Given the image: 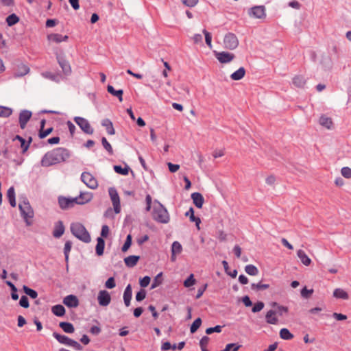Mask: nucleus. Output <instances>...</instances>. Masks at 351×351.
I'll use <instances>...</instances> for the list:
<instances>
[{
    "label": "nucleus",
    "mask_w": 351,
    "mask_h": 351,
    "mask_svg": "<svg viewBox=\"0 0 351 351\" xmlns=\"http://www.w3.org/2000/svg\"><path fill=\"white\" fill-rule=\"evenodd\" d=\"M71 156L70 151L64 147H58L47 152L41 160L43 167H50L66 161Z\"/></svg>",
    "instance_id": "nucleus-1"
},
{
    "label": "nucleus",
    "mask_w": 351,
    "mask_h": 351,
    "mask_svg": "<svg viewBox=\"0 0 351 351\" xmlns=\"http://www.w3.org/2000/svg\"><path fill=\"white\" fill-rule=\"evenodd\" d=\"M70 230L73 236L81 241L88 243L91 237L84 226L80 222H73L70 226Z\"/></svg>",
    "instance_id": "nucleus-2"
},
{
    "label": "nucleus",
    "mask_w": 351,
    "mask_h": 351,
    "mask_svg": "<svg viewBox=\"0 0 351 351\" xmlns=\"http://www.w3.org/2000/svg\"><path fill=\"white\" fill-rule=\"evenodd\" d=\"M156 202L158 205L154 207L152 213L153 219L157 222L167 223L169 221V215L167 210L157 200H156Z\"/></svg>",
    "instance_id": "nucleus-3"
},
{
    "label": "nucleus",
    "mask_w": 351,
    "mask_h": 351,
    "mask_svg": "<svg viewBox=\"0 0 351 351\" xmlns=\"http://www.w3.org/2000/svg\"><path fill=\"white\" fill-rule=\"evenodd\" d=\"M19 208L20 210L21 215L25 220L27 226L32 225V222L30 221L34 217V213L29 202L27 199H24L19 203Z\"/></svg>",
    "instance_id": "nucleus-4"
},
{
    "label": "nucleus",
    "mask_w": 351,
    "mask_h": 351,
    "mask_svg": "<svg viewBox=\"0 0 351 351\" xmlns=\"http://www.w3.org/2000/svg\"><path fill=\"white\" fill-rule=\"evenodd\" d=\"M223 44L225 48L233 50L238 47L239 40L234 34L229 32L224 36Z\"/></svg>",
    "instance_id": "nucleus-5"
},
{
    "label": "nucleus",
    "mask_w": 351,
    "mask_h": 351,
    "mask_svg": "<svg viewBox=\"0 0 351 351\" xmlns=\"http://www.w3.org/2000/svg\"><path fill=\"white\" fill-rule=\"evenodd\" d=\"M73 120L85 134H93L94 129L91 127L87 119L81 117H75Z\"/></svg>",
    "instance_id": "nucleus-6"
},
{
    "label": "nucleus",
    "mask_w": 351,
    "mask_h": 351,
    "mask_svg": "<svg viewBox=\"0 0 351 351\" xmlns=\"http://www.w3.org/2000/svg\"><path fill=\"white\" fill-rule=\"evenodd\" d=\"M81 180L91 189H95L98 186L97 179L89 172H83L81 175Z\"/></svg>",
    "instance_id": "nucleus-7"
},
{
    "label": "nucleus",
    "mask_w": 351,
    "mask_h": 351,
    "mask_svg": "<svg viewBox=\"0 0 351 351\" xmlns=\"http://www.w3.org/2000/svg\"><path fill=\"white\" fill-rule=\"evenodd\" d=\"M109 195L110 197L114 213L118 214L121 211V206H120V198L119 196V194L117 193V191L114 187H110L108 189Z\"/></svg>",
    "instance_id": "nucleus-8"
},
{
    "label": "nucleus",
    "mask_w": 351,
    "mask_h": 351,
    "mask_svg": "<svg viewBox=\"0 0 351 351\" xmlns=\"http://www.w3.org/2000/svg\"><path fill=\"white\" fill-rule=\"evenodd\" d=\"M249 15L256 19H264L266 16L265 8L263 5L254 6L249 12Z\"/></svg>",
    "instance_id": "nucleus-9"
},
{
    "label": "nucleus",
    "mask_w": 351,
    "mask_h": 351,
    "mask_svg": "<svg viewBox=\"0 0 351 351\" xmlns=\"http://www.w3.org/2000/svg\"><path fill=\"white\" fill-rule=\"evenodd\" d=\"M215 58L222 64L230 62L234 58V55L232 53L221 51H215Z\"/></svg>",
    "instance_id": "nucleus-10"
},
{
    "label": "nucleus",
    "mask_w": 351,
    "mask_h": 351,
    "mask_svg": "<svg viewBox=\"0 0 351 351\" xmlns=\"http://www.w3.org/2000/svg\"><path fill=\"white\" fill-rule=\"evenodd\" d=\"M58 204L62 210H66L74 206L76 204V199L67 198L64 197H58Z\"/></svg>",
    "instance_id": "nucleus-11"
},
{
    "label": "nucleus",
    "mask_w": 351,
    "mask_h": 351,
    "mask_svg": "<svg viewBox=\"0 0 351 351\" xmlns=\"http://www.w3.org/2000/svg\"><path fill=\"white\" fill-rule=\"evenodd\" d=\"M97 300L100 306H106L110 303L111 297L107 291L101 290L98 293Z\"/></svg>",
    "instance_id": "nucleus-12"
},
{
    "label": "nucleus",
    "mask_w": 351,
    "mask_h": 351,
    "mask_svg": "<svg viewBox=\"0 0 351 351\" xmlns=\"http://www.w3.org/2000/svg\"><path fill=\"white\" fill-rule=\"evenodd\" d=\"M32 112L27 110H23L19 114V125L21 129H24L29 120L32 117Z\"/></svg>",
    "instance_id": "nucleus-13"
},
{
    "label": "nucleus",
    "mask_w": 351,
    "mask_h": 351,
    "mask_svg": "<svg viewBox=\"0 0 351 351\" xmlns=\"http://www.w3.org/2000/svg\"><path fill=\"white\" fill-rule=\"evenodd\" d=\"M63 303L69 308H76L79 306V300L74 295H69L64 298Z\"/></svg>",
    "instance_id": "nucleus-14"
},
{
    "label": "nucleus",
    "mask_w": 351,
    "mask_h": 351,
    "mask_svg": "<svg viewBox=\"0 0 351 351\" xmlns=\"http://www.w3.org/2000/svg\"><path fill=\"white\" fill-rule=\"evenodd\" d=\"M57 60L60 66L62 68L63 73L66 75H69L71 73V69L68 61H66L63 57L59 56H57Z\"/></svg>",
    "instance_id": "nucleus-15"
},
{
    "label": "nucleus",
    "mask_w": 351,
    "mask_h": 351,
    "mask_svg": "<svg viewBox=\"0 0 351 351\" xmlns=\"http://www.w3.org/2000/svg\"><path fill=\"white\" fill-rule=\"evenodd\" d=\"M75 199H76V204L83 205L89 202L93 199V195L91 193L81 192L80 195L75 197Z\"/></svg>",
    "instance_id": "nucleus-16"
},
{
    "label": "nucleus",
    "mask_w": 351,
    "mask_h": 351,
    "mask_svg": "<svg viewBox=\"0 0 351 351\" xmlns=\"http://www.w3.org/2000/svg\"><path fill=\"white\" fill-rule=\"evenodd\" d=\"M65 230L64 226L62 221H58L55 223L53 231V236L55 238H60L64 234Z\"/></svg>",
    "instance_id": "nucleus-17"
},
{
    "label": "nucleus",
    "mask_w": 351,
    "mask_h": 351,
    "mask_svg": "<svg viewBox=\"0 0 351 351\" xmlns=\"http://www.w3.org/2000/svg\"><path fill=\"white\" fill-rule=\"evenodd\" d=\"M191 199H193V202L197 208H201L202 207L204 202V199L201 193L197 192L192 193Z\"/></svg>",
    "instance_id": "nucleus-18"
},
{
    "label": "nucleus",
    "mask_w": 351,
    "mask_h": 351,
    "mask_svg": "<svg viewBox=\"0 0 351 351\" xmlns=\"http://www.w3.org/2000/svg\"><path fill=\"white\" fill-rule=\"evenodd\" d=\"M132 295V286L128 285L123 293V300L125 305L128 307L130 305V301Z\"/></svg>",
    "instance_id": "nucleus-19"
},
{
    "label": "nucleus",
    "mask_w": 351,
    "mask_h": 351,
    "mask_svg": "<svg viewBox=\"0 0 351 351\" xmlns=\"http://www.w3.org/2000/svg\"><path fill=\"white\" fill-rule=\"evenodd\" d=\"M53 337L60 343L64 344L66 346H70L71 342L72 341L71 339L68 337L67 336L60 335L56 332H53Z\"/></svg>",
    "instance_id": "nucleus-20"
},
{
    "label": "nucleus",
    "mask_w": 351,
    "mask_h": 351,
    "mask_svg": "<svg viewBox=\"0 0 351 351\" xmlns=\"http://www.w3.org/2000/svg\"><path fill=\"white\" fill-rule=\"evenodd\" d=\"M47 38L49 41L59 43L62 41H66L69 37L68 36H62L59 34H51L47 36Z\"/></svg>",
    "instance_id": "nucleus-21"
},
{
    "label": "nucleus",
    "mask_w": 351,
    "mask_h": 351,
    "mask_svg": "<svg viewBox=\"0 0 351 351\" xmlns=\"http://www.w3.org/2000/svg\"><path fill=\"white\" fill-rule=\"evenodd\" d=\"M139 259H140L139 256L130 255L124 258V262L127 267H133L137 264Z\"/></svg>",
    "instance_id": "nucleus-22"
},
{
    "label": "nucleus",
    "mask_w": 351,
    "mask_h": 351,
    "mask_svg": "<svg viewBox=\"0 0 351 351\" xmlns=\"http://www.w3.org/2000/svg\"><path fill=\"white\" fill-rule=\"evenodd\" d=\"M29 72V68L27 65L21 63L18 65V68L14 73V75L16 77H22L27 74Z\"/></svg>",
    "instance_id": "nucleus-23"
},
{
    "label": "nucleus",
    "mask_w": 351,
    "mask_h": 351,
    "mask_svg": "<svg viewBox=\"0 0 351 351\" xmlns=\"http://www.w3.org/2000/svg\"><path fill=\"white\" fill-rule=\"evenodd\" d=\"M107 90L110 94L117 97L119 99V101L121 102L123 101V91L122 89L115 90L112 86L108 85L107 86Z\"/></svg>",
    "instance_id": "nucleus-24"
},
{
    "label": "nucleus",
    "mask_w": 351,
    "mask_h": 351,
    "mask_svg": "<svg viewBox=\"0 0 351 351\" xmlns=\"http://www.w3.org/2000/svg\"><path fill=\"white\" fill-rule=\"evenodd\" d=\"M97 245L95 247L96 254L98 256H101L104 254V247H105V241L101 237H98L97 239Z\"/></svg>",
    "instance_id": "nucleus-25"
},
{
    "label": "nucleus",
    "mask_w": 351,
    "mask_h": 351,
    "mask_svg": "<svg viewBox=\"0 0 351 351\" xmlns=\"http://www.w3.org/2000/svg\"><path fill=\"white\" fill-rule=\"evenodd\" d=\"M186 217H189L190 221L192 222H195V225L197 229H199V223H201V220L199 217H197L194 215V210L192 207L189 208V210L185 213Z\"/></svg>",
    "instance_id": "nucleus-26"
},
{
    "label": "nucleus",
    "mask_w": 351,
    "mask_h": 351,
    "mask_svg": "<svg viewBox=\"0 0 351 351\" xmlns=\"http://www.w3.org/2000/svg\"><path fill=\"white\" fill-rule=\"evenodd\" d=\"M276 314V311L269 310V311H267L265 315L266 322L270 324H276L278 322V319L275 316Z\"/></svg>",
    "instance_id": "nucleus-27"
},
{
    "label": "nucleus",
    "mask_w": 351,
    "mask_h": 351,
    "mask_svg": "<svg viewBox=\"0 0 351 351\" xmlns=\"http://www.w3.org/2000/svg\"><path fill=\"white\" fill-rule=\"evenodd\" d=\"M102 126L106 128V132L110 135H113L115 133L112 121L108 119H105L101 122Z\"/></svg>",
    "instance_id": "nucleus-28"
},
{
    "label": "nucleus",
    "mask_w": 351,
    "mask_h": 351,
    "mask_svg": "<svg viewBox=\"0 0 351 351\" xmlns=\"http://www.w3.org/2000/svg\"><path fill=\"white\" fill-rule=\"evenodd\" d=\"M297 255L298 258L300 259L301 262L306 266H308L311 263V258L306 254L304 251L302 250H299L297 252Z\"/></svg>",
    "instance_id": "nucleus-29"
},
{
    "label": "nucleus",
    "mask_w": 351,
    "mask_h": 351,
    "mask_svg": "<svg viewBox=\"0 0 351 351\" xmlns=\"http://www.w3.org/2000/svg\"><path fill=\"white\" fill-rule=\"evenodd\" d=\"M59 326L66 333H73L75 331L73 325L67 322H61L59 323Z\"/></svg>",
    "instance_id": "nucleus-30"
},
{
    "label": "nucleus",
    "mask_w": 351,
    "mask_h": 351,
    "mask_svg": "<svg viewBox=\"0 0 351 351\" xmlns=\"http://www.w3.org/2000/svg\"><path fill=\"white\" fill-rule=\"evenodd\" d=\"M7 197L10 202V204L12 207L16 206V199H15V191L13 186H11L8 189L7 191Z\"/></svg>",
    "instance_id": "nucleus-31"
},
{
    "label": "nucleus",
    "mask_w": 351,
    "mask_h": 351,
    "mask_svg": "<svg viewBox=\"0 0 351 351\" xmlns=\"http://www.w3.org/2000/svg\"><path fill=\"white\" fill-rule=\"evenodd\" d=\"M245 74V69L243 67H240L237 71L232 73L230 75L232 80L237 81L241 80Z\"/></svg>",
    "instance_id": "nucleus-32"
},
{
    "label": "nucleus",
    "mask_w": 351,
    "mask_h": 351,
    "mask_svg": "<svg viewBox=\"0 0 351 351\" xmlns=\"http://www.w3.org/2000/svg\"><path fill=\"white\" fill-rule=\"evenodd\" d=\"M293 84L298 88H302L306 84V79L304 76L298 75L293 78Z\"/></svg>",
    "instance_id": "nucleus-33"
},
{
    "label": "nucleus",
    "mask_w": 351,
    "mask_h": 351,
    "mask_svg": "<svg viewBox=\"0 0 351 351\" xmlns=\"http://www.w3.org/2000/svg\"><path fill=\"white\" fill-rule=\"evenodd\" d=\"M51 311L58 317H62L65 314V308L61 304H56L53 306L51 308Z\"/></svg>",
    "instance_id": "nucleus-34"
},
{
    "label": "nucleus",
    "mask_w": 351,
    "mask_h": 351,
    "mask_svg": "<svg viewBox=\"0 0 351 351\" xmlns=\"http://www.w3.org/2000/svg\"><path fill=\"white\" fill-rule=\"evenodd\" d=\"M333 296L336 298H340L343 300H348L349 298L348 293L340 288L335 289L333 292Z\"/></svg>",
    "instance_id": "nucleus-35"
},
{
    "label": "nucleus",
    "mask_w": 351,
    "mask_h": 351,
    "mask_svg": "<svg viewBox=\"0 0 351 351\" xmlns=\"http://www.w3.org/2000/svg\"><path fill=\"white\" fill-rule=\"evenodd\" d=\"M319 122L321 125L326 127L328 129H330L332 124V119L324 115L320 117Z\"/></svg>",
    "instance_id": "nucleus-36"
},
{
    "label": "nucleus",
    "mask_w": 351,
    "mask_h": 351,
    "mask_svg": "<svg viewBox=\"0 0 351 351\" xmlns=\"http://www.w3.org/2000/svg\"><path fill=\"white\" fill-rule=\"evenodd\" d=\"M113 169L117 173L123 176H127L129 173V171L130 170L128 165H125V167H122L121 165H114Z\"/></svg>",
    "instance_id": "nucleus-37"
},
{
    "label": "nucleus",
    "mask_w": 351,
    "mask_h": 351,
    "mask_svg": "<svg viewBox=\"0 0 351 351\" xmlns=\"http://www.w3.org/2000/svg\"><path fill=\"white\" fill-rule=\"evenodd\" d=\"M280 337L285 340H290L293 338V335L287 328H282L280 330Z\"/></svg>",
    "instance_id": "nucleus-38"
},
{
    "label": "nucleus",
    "mask_w": 351,
    "mask_h": 351,
    "mask_svg": "<svg viewBox=\"0 0 351 351\" xmlns=\"http://www.w3.org/2000/svg\"><path fill=\"white\" fill-rule=\"evenodd\" d=\"M5 21L8 25L11 27L19 21V17L17 16L15 14H12L6 18Z\"/></svg>",
    "instance_id": "nucleus-39"
},
{
    "label": "nucleus",
    "mask_w": 351,
    "mask_h": 351,
    "mask_svg": "<svg viewBox=\"0 0 351 351\" xmlns=\"http://www.w3.org/2000/svg\"><path fill=\"white\" fill-rule=\"evenodd\" d=\"M23 290L26 295H29L32 299H35L38 297V293L26 285L23 287Z\"/></svg>",
    "instance_id": "nucleus-40"
},
{
    "label": "nucleus",
    "mask_w": 351,
    "mask_h": 351,
    "mask_svg": "<svg viewBox=\"0 0 351 351\" xmlns=\"http://www.w3.org/2000/svg\"><path fill=\"white\" fill-rule=\"evenodd\" d=\"M245 272L250 276H256L258 274L257 267L253 265H247L245 267Z\"/></svg>",
    "instance_id": "nucleus-41"
},
{
    "label": "nucleus",
    "mask_w": 351,
    "mask_h": 351,
    "mask_svg": "<svg viewBox=\"0 0 351 351\" xmlns=\"http://www.w3.org/2000/svg\"><path fill=\"white\" fill-rule=\"evenodd\" d=\"M269 287V284H263L262 282L252 283L251 285V289L256 291H262L267 289Z\"/></svg>",
    "instance_id": "nucleus-42"
},
{
    "label": "nucleus",
    "mask_w": 351,
    "mask_h": 351,
    "mask_svg": "<svg viewBox=\"0 0 351 351\" xmlns=\"http://www.w3.org/2000/svg\"><path fill=\"white\" fill-rule=\"evenodd\" d=\"M12 113V110L10 108L0 106V117H8Z\"/></svg>",
    "instance_id": "nucleus-43"
},
{
    "label": "nucleus",
    "mask_w": 351,
    "mask_h": 351,
    "mask_svg": "<svg viewBox=\"0 0 351 351\" xmlns=\"http://www.w3.org/2000/svg\"><path fill=\"white\" fill-rule=\"evenodd\" d=\"M271 305L272 307L277 308L278 311H276V313H278L280 315H282L284 313L288 312V308L287 306H280L276 302H272Z\"/></svg>",
    "instance_id": "nucleus-44"
},
{
    "label": "nucleus",
    "mask_w": 351,
    "mask_h": 351,
    "mask_svg": "<svg viewBox=\"0 0 351 351\" xmlns=\"http://www.w3.org/2000/svg\"><path fill=\"white\" fill-rule=\"evenodd\" d=\"M71 247H72V242L70 241H66V243L64 244V254L66 262H68V261H69V253L71 252Z\"/></svg>",
    "instance_id": "nucleus-45"
},
{
    "label": "nucleus",
    "mask_w": 351,
    "mask_h": 351,
    "mask_svg": "<svg viewBox=\"0 0 351 351\" xmlns=\"http://www.w3.org/2000/svg\"><path fill=\"white\" fill-rule=\"evenodd\" d=\"M162 273L160 272L154 278L153 282L151 286V289H155L159 285H160L162 282Z\"/></svg>",
    "instance_id": "nucleus-46"
},
{
    "label": "nucleus",
    "mask_w": 351,
    "mask_h": 351,
    "mask_svg": "<svg viewBox=\"0 0 351 351\" xmlns=\"http://www.w3.org/2000/svg\"><path fill=\"white\" fill-rule=\"evenodd\" d=\"M182 247L178 241H174L171 245V252L179 254L182 252Z\"/></svg>",
    "instance_id": "nucleus-47"
},
{
    "label": "nucleus",
    "mask_w": 351,
    "mask_h": 351,
    "mask_svg": "<svg viewBox=\"0 0 351 351\" xmlns=\"http://www.w3.org/2000/svg\"><path fill=\"white\" fill-rule=\"evenodd\" d=\"M202 324V319L201 318L198 317L193 322V324L191 326L190 331L191 333H195L197 329L200 327Z\"/></svg>",
    "instance_id": "nucleus-48"
},
{
    "label": "nucleus",
    "mask_w": 351,
    "mask_h": 351,
    "mask_svg": "<svg viewBox=\"0 0 351 351\" xmlns=\"http://www.w3.org/2000/svg\"><path fill=\"white\" fill-rule=\"evenodd\" d=\"M132 238L131 234H128L126 237V239L125 241V243L122 246L121 250L125 252L128 250L130 247L132 245Z\"/></svg>",
    "instance_id": "nucleus-49"
},
{
    "label": "nucleus",
    "mask_w": 351,
    "mask_h": 351,
    "mask_svg": "<svg viewBox=\"0 0 351 351\" xmlns=\"http://www.w3.org/2000/svg\"><path fill=\"white\" fill-rule=\"evenodd\" d=\"M101 143L104 149L109 153V154L112 155L113 154L112 147L105 137H102Z\"/></svg>",
    "instance_id": "nucleus-50"
},
{
    "label": "nucleus",
    "mask_w": 351,
    "mask_h": 351,
    "mask_svg": "<svg viewBox=\"0 0 351 351\" xmlns=\"http://www.w3.org/2000/svg\"><path fill=\"white\" fill-rule=\"evenodd\" d=\"M32 141V137H29L28 141H26L25 139H23L22 141L20 142L23 154H24L28 149Z\"/></svg>",
    "instance_id": "nucleus-51"
},
{
    "label": "nucleus",
    "mask_w": 351,
    "mask_h": 351,
    "mask_svg": "<svg viewBox=\"0 0 351 351\" xmlns=\"http://www.w3.org/2000/svg\"><path fill=\"white\" fill-rule=\"evenodd\" d=\"M195 279L194 278L193 274H191L184 281V286L185 287H190L195 285Z\"/></svg>",
    "instance_id": "nucleus-52"
},
{
    "label": "nucleus",
    "mask_w": 351,
    "mask_h": 351,
    "mask_svg": "<svg viewBox=\"0 0 351 351\" xmlns=\"http://www.w3.org/2000/svg\"><path fill=\"white\" fill-rule=\"evenodd\" d=\"M313 289H308L306 287H304L302 290H301V296L305 299H308L311 297V295L313 294Z\"/></svg>",
    "instance_id": "nucleus-53"
},
{
    "label": "nucleus",
    "mask_w": 351,
    "mask_h": 351,
    "mask_svg": "<svg viewBox=\"0 0 351 351\" xmlns=\"http://www.w3.org/2000/svg\"><path fill=\"white\" fill-rule=\"evenodd\" d=\"M53 131V128H49L47 130H40L38 133V136L40 138L43 139L47 136L49 134H51Z\"/></svg>",
    "instance_id": "nucleus-54"
},
{
    "label": "nucleus",
    "mask_w": 351,
    "mask_h": 351,
    "mask_svg": "<svg viewBox=\"0 0 351 351\" xmlns=\"http://www.w3.org/2000/svg\"><path fill=\"white\" fill-rule=\"evenodd\" d=\"M146 297V291L143 289H141L138 291L136 294V300L137 302L143 301Z\"/></svg>",
    "instance_id": "nucleus-55"
},
{
    "label": "nucleus",
    "mask_w": 351,
    "mask_h": 351,
    "mask_svg": "<svg viewBox=\"0 0 351 351\" xmlns=\"http://www.w3.org/2000/svg\"><path fill=\"white\" fill-rule=\"evenodd\" d=\"M341 173L343 177L347 179L351 178V168L344 167L341 169Z\"/></svg>",
    "instance_id": "nucleus-56"
},
{
    "label": "nucleus",
    "mask_w": 351,
    "mask_h": 351,
    "mask_svg": "<svg viewBox=\"0 0 351 351\" xmlns=\"http://www.w3.org/2000/svg\"><path fill=\"white\" fill-rule=\"evenodd\" d=\"M42 75L47 79L51 80L52 81H58V75H55L51 72H44L42 73Z\"/></svg>",
    "instance_id": "nucleus-57"
},
{
    "label": "nucleus",
    "mask_w": 351,
    "mask_h": 351,
    "mask_svg": "<svg viewBox=\"0 0 351 351\" xmlns=\"http://www.w3.org/2000/svg\"><path fill=\"white\" fill-rule=\"evenodd\" d=\"M265 306V304L263 302H257L254 304V306L252 308V311L253 313H258L261 311Z\"/></svg>",
    "instance_id": "nucleus-58"
},
{
    "label": "nucleus",
    "mask_w": 351,
    "mask_h": 351,
    "mask_svg": "<svg viewBox=\"0 0 351 351\" xmlns=\"http://www.w3.org/2000/svg\"><path fill=\"white\" fill-rule=\"evenodd\" d=\"M19 305L25 308H27L29 306V300L27 296L23 295L21 296L19 300Z\"/></svg>",
    "instance_id": "nucleus-59"
},
{
    "label": "nucleus",
    "mask_w": 351,
    "mask_h": 351,
    "mask_svg": "<svg viewBox=\"0 0 351 351\" xmlns=\"http://www.w3.org/2000/svg\"><path fill=\"white\" fill-rule=\"evenodd\" d=\"M221 332V326H216L215 327H210V328H208L206 330V333L207 335H210L213 332Z\"/></svg>",
    "instance_id": "nucleus-60"
},
{
    "label": "nucleus",
    "mask_w": 351,
    "mask_h": 351,
    "mask_svg": "<svg viewBox=\"0 0 351 351\" xmlns=\"http://www.w3.org/2000/svg\"><path fill=\"white\" fill-rule=\"evenodd\" d=\"M115 286L116 283L114 278L113 277H110L105 283V287L107 289H113L114 287H115Z\"/></svg>",
    "instance_id": "nucleus-61"
},
{
    "label": "nucleus",
    "mask_w": 351,
    "mask_h": 351,
    "mask_svg": "<svg viewBox=\"0 0 351 351\" xmlns=\"http://www.w3.org/2000/svg\"><path fill=\"white\" fill-rule=\"evenodd\" d=\"M203 33H204V35H205V41H206V45H207L209 47H212V44H211V41H212V36H211L210 33H209L208 32H207L206 29H204V30H203Z\"/></svg>",
    "instance_id": "nucleus-62"
},
{
    "label": "nucleus",
    "mask_w": 351,
    "mask_h": 351,
    "mask_svg": "<svg viewBox=\"0 0 351 351\" xmlns=\"http://www.w3.org/2000/svg\"><path fill=\"white\" fill-rule=\"evenodd\" d=\"M150 280H151V278L150 277L146 276L145 277H143V278H141L140 280V285L141 287H147L149 282H150Z\"/></svg>",
    "instance_id": "nucleus-63"
},
{
    "label": "nucleus",
    "mask_w": 351,
    "mask_h": 351,
    "mask_svg": "<svg viewBox=\"0 0 351 351\" xmlns=\"http://www.w3.org/2000/svg\"><path fill=\"white\" fill-rule=\"evenodd\" d=\"M110 232L109 227L107 225H103L101 230V238H106Z\"/></svg>",
    "instance_id": "nucleus-64"
}]
</instances>
